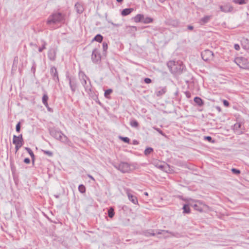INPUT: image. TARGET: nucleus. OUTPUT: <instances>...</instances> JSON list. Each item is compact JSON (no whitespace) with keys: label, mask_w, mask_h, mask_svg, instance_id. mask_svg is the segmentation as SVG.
Masks as SVG:
<instances>
[{"label":"nucleus","mask_w":249,"mask_h":249,"mask_svg":"<svg viewBox=\"0 0 249 249\" xmlns=\"http://www.w3.org/2000/svg\"><path fill=\"white\" fill-rule=\"evenodd\" d=\"M80 76L82 77L81 83L85 87V89H87V87H86V85L87 84L86 78L87 76L84 74H82Z\"/></svg>","instance_id":"nucleus-21"},{"label":"nucleus","mask_w":249,"mask_h":249,"mask_svg":"<svg viewBox=\"0 0 249 249\" xmlns=\"http://www.w3.org/2000/svg\"><path fill=\"white\" fill-rule=\"evenodd\" d=\"M194 102L196 104H197L199 106H202L204 104V103H203V101H202V100L198 97H195L194 98Z\"/></svg>","instance_id":"nucleus-18"},{"label":"nucleus","mask_w":249,"mask_h":249,"mask_svg":"<svg viewBox=\"0 0 249 249\" xmlns=\"http://www.w3.org/2000/svg\"><path fill=\"white\" fill-rule=\"evenodd\" d=\"M241 124H240V123H237V124H235V126L236 127H238V128H240V127H241Z\"/></svg>","instance_id":"nucleus-50"},{"label":"nucleus","mask_w":249,"mask_h":249,"mask_svg":"<svg viewBox=\"0 0 249 249\" xmlns=\"http://www.w3.org/2000/svg\"><path fill=\"white\" fill-rule=\"evenodd\" d=\"M52 135L57 140L63 142H68V138L62 132L59 131H55L52 132Z\"/></svg>","instance_id":"nucleus-5"},{"label":"nucleus","mask_w":249,"mask_h":249,"mask_svg":"<svg viewBox=\"0 0 249 249\" xmlns=\"http://www.w3.org/2000/svg\"><path fill=\"white\" fill-rule=\"evenodd\" d=\"M166 88H163L160 89V90L157 91L156 93V94L157 96L159 97L163 95L166 92Z\"/></svg>","instance_id":"nucleus-20"},{"label":"nucleus","mask_w":249,"mask_h":249,"mask_svg":"<svg viewBox=\"0 0 249 249\" xmlns=\"http://www.w3.org/2000/svg\"><path fill=\"white\" fill-rule=\"evenodd\" d=\"M220 8L221 11L225 13L231 12L233 10V7L230 4H226L224 6H220Z\"/></svg>","instance_id":"nucleus-12"},{"label":"nucleus","mask_w":249,"mask_h":249,"mask_svg":"<svg viewBox=\"0 0 249 249\" xmlns=\"http://www.w3.org/2000/svg\"><path fill=\"white\" fill-rule=\"evenodd\" d=\"M142 18H143V15L138 14L134 18V21L136 22H139L142 21Z\"/></svg>","instance_id":"nucleus-22"},{"label":"nucleus","mask_w":249,"mask_h":249,"mask_svg":"<svg viewBox=\"0 0 249 249\" xmlns=\"http://www.w3.org/2000/svg\"><path fill=\"white\" fill-rule=\"evenodd\" d=\"M42 46L41 47L39 48V49H38V51L39 52H41L43 50L46 49V46L47 44L46 42L44 40H42Z\"/></svg>","instance_id":"nucleus-31"},{"label":"nucleus","mask_w":249,"mask_h":249,"mask_svg":"<svg viewBox=\"0 0 249 249\" xmlns=\"http://www.w3.org/2000/svg\"><path fill=\"white\" fill-rule=\"evenodd\" d=\"M121 139L125 142L128 143L129 142V139L127 137H121Z\"/></svg>","instance_id":"nucleus-39"},{"label":"nucleus","mask_w":249,"mask_h":249,"mask_svg":"<svg viewBox=\"0 0 249 249\" xmlns=\"http://www.w3.org/2000/svg\"><path fill=\"white\" fill-rule=\"evenodd\" d=\"M167 66L173 73H180L184 68V66L180 61H169L167 63Z\"/></svg>","instance_id":"nucleus-2"},{"label":"nucleus","mask_w":249,"mask_h":249,"mask_svg":"<svg viewBox=\"0 0 249 249\" xmlns=\"http://www.w3.org/2000/svg\"><path fill=\"white\" fill-rule=\"evenodd\" d=\"M15 149L16 151L17 152L18 149L22 146L21 144H15Z\"/></svg>","instance_id":"nucleus-42"},{"label":"nucleus","mask_w":249,"mask_h":249,"mask_svg":"<svg viewBox=\"0 0 249 249\" xmlns=\"http://www.w3.org/2000/svg\"><path fill=\"white\" fill-rule=\"evenodd\" d=\"M161 2H163L164 1H165L166 0H159Z\"/></svg>","instance_id":"nucleus-53"},{"label":"nucleus","mask_w":249,"mask_h":249,"mask_svg":"<svg viewBox=\"0 0 249 249\" xmlns=\"http://www.w3.org/2000/svg\"><path fill=\"white\" fill-rule=\"evenodd\" d=\"M63 19V16L61 14L55 13L49 17L47 21V24H54L59 22H61Z\"/></svg>","instance_id":"nucleus-3"},{"label":"nucleus","mask_w":249,"mask_h":249,"mask_svg":"<svg viewBox=\"0 0 249 249\" xmlns=\"http://www.w3.org/2000/svg\"><path fill=\"white\" fill-rule=\"evenodd\" d=\"M223 104L226 107H228L229 106V103L227 100H223Z\"/></svg>","instance_id":"nucleus-44"},{"label":"nucleus","mask_w":249,"mask_h":249,"mask_svg":"<svg viewBox=\"0 0 249 249\" xmlns=\"http://www.w3.org/2000/svg\"><path fill=\"white\" fill-rule=\"evenodd\" d=\"M231 171L233 174L238 175L240 173V171L235 168H232Z\"/></svg>","instance_id":"nucleus-37"},{"label":"nucleus","mask_w":249,"mask_h":249,"mask_svg":"<svg viewBox=\"0 0 249 249\" xmlns=\"http://www.w3.org/2000/svg\"><path fill=\"white\" fill-rule=\"evenodd\" d=\"M48 57L51 60H54L56 57L55 51L54 50L51 49L48 52Z\"/></svg>","instance_id":"nucleus-14"},{"label":"nucleus","mask_w":249,"mask_h":249,"mask_svg":"<svg viewBox=\"0 0 249 249\" xmlns=\"http://www.w3.org/2000/svg\"><path fill=\"white\" fill-rule=\"evenodd\" d=\"M234 48L236 50H239L240 49V46L237 44L234 45Z\"/></svg>","instance_id":"nucleus-45"},{"label":"nucleus","mask_w":249,"mask_h":249,"mask_svg":"<svg viewBox=\"0 0 249 249\" xmlns=\"http://www.w3.org/2000/svg\"><path fill=\"white\" fill-rule=\"evenodd\" d=\"M118 2H122L123 0H116Z\"/></svg>","instance_id":"nucleus-55"},{"label":"nucleus","mask_w":249,"mask_h":249,"mask_svg":"<svg viewBox=\"0 0 249 249\" xmlns=\"http://www.w3.org/2000/svg\"><path fill=\"white\" fill-rule=\"evenodd\" d=\"M211 16H205L199 20V23L201 25H204L207 23L211 18Z\"/></svg>","instance_id":"nucleus-13"},{"label":"nucleus","mask_w":249,"mask_h":249,"mask_svg":"<svg viewBox=\"0 0 249 249\" xmlns=\"http://www.w3.org/2000/svg\"><path fill=\"white\" fill-rule=\"evenodd\" d=\"M48 100V96H47V95L46 94H44L42 97V103L46 107H48L49 106L47 102Z\"/></svg>","instance_id":"nucleus-19"},{"label":"nucleus","mask_w":249,"mask_h":249,"mask_svg":"<svg viewBox=\"0 0 249 249\" xmlns=\"http://www.w3.org/2000/svg\"><path fill=\"white\" fill-rule=\"evenodd\" d=\"M20 130V123L19 122L17 125H16V131L18 132H19Z\"/></svg>","instance_id":"nucleus-41"},{"label":"nucleus","mask_w":249,"mask_h":249,"mask_svg":"<svg viewBox=\"0 0 249 249\" xmlns=\"http://www.w3.org/2000/svg\"><path fill=\"white\" fill-rule=\"evenodd\" d=\"M189 204L188 205L185 204L183 206V210L184 213H190V209L189 208Z\"/></svg>","instance_id":"nucleus-27"},{"label":"nucleus","mask_w":249,"mask_h":249,"mask_svg":"<svg viewBox=\"0 0 249 249\" xmlns=\"http://www.w3.org/2000/svg\"><path fill=\"white\" fill-rule=\"evenodd\" d=\"M70 86L73 92H74L77 87V83L75 80V78L74 77H71L68 76Z\"/></svg>","instance_id":"nucleus-10"},{"label":"nucleus","mask_w":249,"mask_h":249,"mask_svg":"<svg viewBox=\"0 0 249 249\" xmlns=\"http://www.w3.org/2000/svg\"><path fill=\"white\" fill-rule=\"evenodd\" d=\"M163 167V166L162 165H160L159 166V168H162Z\"/></svg>","instance_id":"nucleus-56"},{"label":"nucleus","mask_w":249,"mask_h":249,"mask_svg":"<svg viewBox=\"0 0 249 249\" xmlns=\"http://www.w3.org/2000/svg\"><path fill=\"white\" fill-rule=\"evenodd\" d=\"M78 190L81 193H84L86 192V188L83 185H80L78 187Z\"/></svg>","instance_id":"nucleus-33"},{"label":"nucleus","mask_w":249,"mask_h":249,"mask_svg":"<svg viewBox=\"0 0 249 249\" xmlns=\"http://www.w3.org/2000/svg\"><path fill=\"white\" fill-rule=\"evenodd\" d=\"M125 191L129 200L134 204H138V201L137 197L130 193V189L126 188L125 189Z\"/></svg>","instance_id":"nucleus-9"},{"label":"nucleus","mask_w":249,"mask_h":249,"mask_svg":"<svg viewBox=\"0 0 249 249\" xmlns=\"http://www.w3.org/2000/svg\"><path fill=\"white\" fill-rule=\"evenodd\" d=\"M42 151L45 154L50 157H52L53 155V152L50 151L42 150Z\"/></svg>","instance_id":"nucleus-36"},{"label":"nucleus","mask_w":249,"mask_h":249,"mask_svg":"<svg viewBox=\"0 0 249 249\" xmlns=\"http://www.w3.org/2000/svg\"><path fill=\"white\" fill-rule=\"evenodd\" d=\"M144 235L146 236H154L155 235V233L153 232V231H146L144 232Z\"/></svg>","instance_id":"nucleus-30"},{"label":"nucleus","mask_w":249,"mask_h":249,"mask_svg":"<svg viewBox=\"0 0 249 249\" xmlns=\"http://www.w3.org/2000/svg\"><path fill=\"white\" fill-rule=\"evenodd\" d=\"M201 57L205 61H209L213 60V53L209 50H206L201 53Z\"/></svg>","instance_id":"nucleus-7"},{"label":"nucleus","mask_w":249,"mask_h":249,"mask_svg":"<svg viewBox=\"0 0 249 249\" xmlns=\"http://www.w3.org/2000/svg\"><path fill=\"white\" fill-rule=\"evenodd\" d=\"M145 18V17H144V15H143V18H142V21L141 22H142L143 23Z\"/></svg>","instance_id":"nucleus-52"},{"label":"nucleus","mask_w":249,"mask_h":249,"mask_svg":"<svg viewBox=\"0 0 249 249\" xmlns=\"http://www.w3.org/2000/svg\"><path fill=\"white\" fill-rule=\"evenodd\" d=\"M167 233L170 234L171 236H175V233L170 232L168 231L160 230L157 233L159 234H162L163 235H165V234Z\"/></svg>","instance_id":"nucleus-23"},{"label":"nucleus","mask_w":249,"mask_h":249,"mask_svg":"<svg viewBox=\"0 0 249 249\" xmlns=\"http://www.w3.org/2000/svg\"><path fill=\"white\" fill-rule=\"evenodd\" d=\"M130 124L132 127L137 128L139 126V123L136 120H132L130 122Z\"/></svg>","instance_id":"nucleus-25"},{"label":"nucleus","mask_w":249,"mask_h":249,"mask_svg":"<svg viewBox=\"0 0 249 249\" xmlns=\"http://www.w3.org/2000/svg\"><path fill=\"white\" fill-rule=\"evenodd\" d=\"M25 150L28 152V153L29 154V155L31 156L33 161L35 160V155L34 154V153L32 151V150L28 147H25Z\"/></svg>","instance_id":"nucleus-24"},{"label":"nucleus","mask_w":249,"mask_h":249,"mask_svg":"<svg viewBox=\"0 0 249 249\" xmlns=\"http://www.w3.org/2000/svg\"><path fill=\"white\" fill-rule=\"evenodd\" d=\"M187 202L189 205L193 207L196 210L200 212H207L210 211V207L201 201L190 199Z\"/></svg>","instance_id":"nucleus-1"},{"label":"nucleus","mask_w":249,"mask_h":249,"mask_svg":"<svg viewBox=\"0 0 249 249\" xmlns=\"http://www.w3.org/2000/svg\"><path fill=\"white\" fill-rule=\"evenodd\" d=\"M103 50L104 51H106L107 49V43H106L105 42H104L103 43Z\"/></svg>","instance_id":"nucleus-40"},{"label":"nucleus","mask_w":249,"mask_h":249,"mask_svg":"<svg viewBox=\"0 0 249 249\" xmlns=\"http://www.w3.org/2000/svg\"><path fill=\"white\" fill-rule=\"evenodd\" d=\"M112 92V90L111 89H108L105 91V96L106 98H108V95H109Z\"/></svg>","instance_id":"nucleus-35"},{"label":"nucleus","mask_w":249,"mask_h":249,"mask_svg":"<svg viewBox=\"0 0 249 249\" xmlns=\"http://www.w3.org/2000/svg\"><path fill=\"white\" fill-rule=\"evenodd\" d=\"M129 28H132V30L136 31L137 30V28L135 26H129Z\"/></svg>","instance_id":"nucleus-51"},{"label":"nucleus","mask_w":249,"mask_h":249,"mask_svg":"<svg viewBox=\"0 0 249 249\" xmlns=\"http://www.w3.org/2000/svg\"><path fill=\"white\" fill-rule=\"evenodd\" d=\"M115 167L122 173L129 172L131 170V165L127 162H122Z\"/></svg>","instance_id":"nucleus-6"},{"label":"nucleus","mask_w":249,"mask_h":249,"mask_svg":"<svg viewBox=\"0 0 249 249\" xmlns=\"http://www.w3.org/2000/svg\"><path fill=\"white\" fill-rule=\"evenodd\" d=\"M144 194V195H145V196H148V193H147V192H145Z\"/></svg>","instance_id":"nucleus-54"},{"label":"nucleus","mask_w":249,"mask_h":249,"mask_svg":"<svg viewBox=\"0 0 249 249\" xmlns=\"http://www.w3.org/2000/svg\"><path fill=\"white\" fill-rule=\"evenodd\" d=\"M153 18H152L150 17H145L143 23H145V24L149 23H151L152 22H153Z\"/></svg>","instance_id":"nucleus-28"},{"label":"nucleus","mask_w":249,"mask_h":249,"mask_svg":"<svg viewBox=\"0 0 249 249\" xmlns=\"http://www.w3.org/2000/svg\"><path fill=\"white\" fill-rule=\"evenodd\" d=\"M101 55L99 52V51L97 49H94L92 51V55H91V59L93 63H98L101 60Z\"/></svg>","instance_id":"nucleus-8"},{"label":"nucleus","mask_w":249,"mask_h":249,"mask_svg":"<svg viewBox=\"0 0 249 249\" xmlns=\"http://www.w3.org/2000/svg\"><path fill=\"white\" fill-rule=\"evenodd\" d=\"M88 177L93 181H95L94 178L90 175H88Z\"/></svg>","instance_id":"nucleus-48"},{"label":"nucleus","mask_w":249,"mask_h":249,"mask_svg":"<svg viewBox=\"0 0 249 249\" xmlns=\"http://www.w3.org/2000/svg\"><path fill=\"white\" fill-rule=\"evenodd\" d=\"M205 140H207L208 141H209V142H211L212 141V138L210 136H206V137H205Z\"/></svg>","instance_id":"nucleus-47"},{"label":"nucleus","mask_w":249,"mask_h":249,"mask_svg":"<svg viewBox=\"0 0 249 249\" xmlns=\"http://www.w3.org/2000/svg\"><path fill=\"white\" fill-rule=\"evenodd\" d=\"M23 140L21 134L19 135L18 136L14 135L13 139V144L23 145Z\"/></svg>","instance_id":"nucleus-11"},{"label":"nucleus","mask_w":249,"mask_h":249,"mask_svg":"<svg viewBox=\"0 0 249 249\" xmlns=\"http://www.w3.org/2000/svg\"><path fill=\"white\" fill-rule=\"evenodd\" d=\"M103 40V36L101 35H96L93 39V41L95 40L99 42H101Z\"/></svg>","instance_id":"nucleus-26"},{"label":"nucleus","mask_w":249,"mask_h":249,"mask_svg":"<svg viewBox=\"0 0 249 249\" xmlns=\"http://www.w3.org/2000/svg\"><path fill=\"white\" fill-rule=\"evenodd\" d=\"M144 81L146 84H149L151 82V80L149 78H145Z\"/></svg>","instance_id":"nucleus-43"},{"label":"nucleus","mask_w":249,"mask_h":249,"mask_svg":"<svg viewBox=\"0 0 249 249\" xmlns=\"http://www.w3.org/2000/svg\"><path fill=\"white\" fill-rule=\"evenodd\" d=\"M108 216L110 218L113 217L114 215V210L112 208H110L108 211Z\"/></svg>","instance_id":"nucleus-29"},{"label":"nucleus","mask_w":249,"mask_h":249,"mask_svg":"<svg viewBox=\"0 0 249 249\" xmlns=\"http://www.w3.org/2000/svg\"><path fill=\"white\" fill-rule=\"evenodd\" d=\"M187 28H188L189 30H193V29L194 27H193V26H192L189 25V26H188Z\"/></svg>","instance_id":"nucleus-49"},{"label":"nucleus","mask_w":249,"mask_h":249,"mask_svg":"<svg viewBox=\"0 0 249 249\" xmlns=\"http://www.w3.org/2000/svg\"><path fill=\"white\" fill-rule=\"evenodd\" d=\"M153 151V149L150 147L147 148L144 151V154L147 155Z\"/></svg>","instance_id":"nucleus-34"},{"label":"nucleus","mask_w":249,"mask_h":249,"mask_svg":"<svg viewBox=\"0 0 249 249\" xmlns=\"http://www.w3.org/2000/svg\"><path fill=\"white\" fill-rule=\"evenodd\" d=\"M51 72L52 75L54 77V79L58 80V76L57 72L56 69L55 68H52L51 69Z\"/></svg>","instance_id":"nucleus-16"},{"label":"nucleus","mask_w":249,"mask_h":249,"mask_svg":"<svg viewBox=\"0 0 249 249\" xmlns=\"http://www.w3.org/2000/svg\"><path fill=\"white\" fill-rule=\"evenodd\" d=\"M133 11V9L132 8H126L124 10L121 12V14L123 16H127L130 14Z\"/></svg>","instance_id":"nucleus-15"},{"label":"nucleus","mask_w":249,"mask_h":249,"mask_svg":"<svg viewBox=\"0 0 249 249\" xmlns=\"http://www.w3.org/2000/svg\"><path fill=\"white\" fill-rule=\"evenodd\" d=\"M235 62L242 69H248L249 68V62L246 58L243 57H237L235 59Z\"/></svg>","instance_id":"nucleus-4"},{"label":"nucleus","mask_w":249,"mask_h":249,"mask_svg":"<svg viewBox=\"0 0 249 249\" xmlns=\"http://www.w3.org/2000/svg\"><path fill=\"white\" fill-rule=\"evenodd\" d=\"M153 128L155 130H156L157 131H158L160 134L162 135V136H165V135L163 133V132L160 129L155 127H153Z\"/></svg>","instance_id":"nucleus-38"},{"label":"nucleus","mask_w":249,"mask_h":249,"mask_svg":"<svg viewBox=\"0 0 249 249\" xmlns=\"http://www.w3.org/2000/svg\"><path fill=\"white\" fill-rule=\"evenodd\" d=\"M169 236H165V237H169Z\"/></svg>","instance_id":"nucleus-57"},{"label":"nucleus","mask_w":249,"mask_h":249,"mask_svg":"<svg viewBox=\"0 0 249 249\" xmlns=\"http://www.w3.org/2000/svg\"><path fill=\"white\" fill-rule=\"evenodd\" d=\"M75 7L76 9V11L78 13H82L84 10V8L82 5L79 3H77L75 5Z\"/></svg>","instance_id":"nucleus-17"},{"label":"nucleus","mask_w":249,"mask_h":249,"mask_svg":"<svg viewBox=\"0 0 249 249\" xmlns=\"http://www.w3.org/2000/svg\"><path fill=\"white\" fill-rule=\"evenodd\" d=\"M233 2L239 4H243L246 3V0H233Z\"/></svg>","instance_id":"nucleus-32"},{"label":"nucleus","mask_w":249,"mask_h":249,"mask_svg":"<svg viewBox=\"0 0 249 249\" xmlns=\"http://www.w3.org/2000/svg\"><path fill=\"white\" fill-rule=\"evenodd\" d=\"M24 162L27 164H28L30 162V160L29 158H25L24 160Z\"/></svg>","instance_id":"nucleus-46"}]
</instances>
